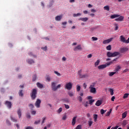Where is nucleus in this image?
<instances>
[{
	"label": "nucleus",
	"instance_id": "obj_1",
	"mask_svg": "<svg viewBox=\"0 0 129 129\" xmlns=\"http://www.w3.org/2000/svg\"><path fill=\"white\" fill-rule=\"evenodd\" d=\"M116 60H117V58L114 59L113 60H111L109 62H107L105 64L100 65L98 67V69L99 70L104 69V68H106L107 66H109V65H111V64H113V62H114V61H116Z\"/></svg>",
	"mask_w": 129,
	"mask_h": 129
},
{
	"label": "nucleus",
	"instance_id": "obj_2",
	"mask_svg": "<svg viewBox=\"0 0 129 129\" xmlns=\"http://www.w3.org/2000/svg\"><path fill=\"white\" fill-rule=\"evenodd\" d=\"M38 93V91L36 89H33L30 93V96L32 100H35L37 97V94Z\"/></svg>",
	"mask_w": 129,
	"mask_h": 129
},
{
	"label": "nucleus",
	"instance_id": "obj_3",
	"mask_svg": "<svg viewBox=\"0 0 129 129\" xmlns=\"http://www.w3.org/2000/svg\"><path fill=\"white\" fill-rule=\"evenodd\" d=\"M120 53L119 52H114L113 53L110 52V51H108L107 53V57H116V56H118Z\"/></svg>",
	"mask_w": 129,
	"mask_h": 129
},
{
	"label": "nucleus",
	"instance_id": "obj_4",
	"mask_svg": "<svg viewBox=\"0 0 129 129\" xmlns=\"http://www.w3.org/2000/svg\"><path fill=\"white\" fill-rule=\"evenodd\" d=\"M94 86H95V83H92V84L90 86L89 89L91 93L95 94V93H96V88H94Z\"/></svg>",
	"mask_w": 129,
	"mask_h": 129
},
{
	"label": "nucleus",
	"instance_id": "obj_5",
	"mask_svg": "<svg viewBox=\"0 0 129 129\" xmlns=\"http://www.w3.org/2000/svg\"><path fill=\"white\" fill-rule=\"evenodd\" d=\"M51 86H52V90L53 91H56L58 88H60L61 87V85L58 84L56 87V83L55 82H52L51 83Z\"/></svg>",
	"mask_w": 129,
	"mask_h": 129
},
{
	"label": "nucleus",
	"instance_id": "obj_6",
	"mask_svg": "<svg viewBox=\"0 0 129 129\" xmlns=\"http://www.w3.org/2000/svg\"><path fill=\"white\" fill-rule=\"evenodd\" d=\"M81 73H82V70H80L78 71V75L80 78H87L89 76L87 74L82 75Z\"/></svg>",
	"mask_w": 129,
	"mask_h": 129
},
{
	"label": "nucleus",
	"instance_id": "obj_7",
	"mask_svg": "<svg viewBox=\"0 0 129 129\" xmlns=\"http://www.w3.org/2000/svg\"><path fill=\"white\" fill-rule=\"evenodd\" d=\"M41 101L39 99H37L35 103V105L37 108H39L40 105H41Z\"/></svg>",
	"mask_w": 129,
	"mask_h": 129
},
{
	"label": "nucleus",
	"instance_id": "obj_8",
	"mask_svg": "<svg viewBox=\"0 0 129 129\" xmlns=\"http://www.w3.org/2000/svg\"><path fill=\"white\" fill-rule=\"evenodd\" d=\"M65 88H67L68 90H71L72 89V84L70 82L66 84Z\"/></svg>",
	"mask_w": 129,
	"mask_h": 129
},
{
	"label": "nucleus",
	"instance_id": "obj_9",
	"mask_svg": "<svg viewBox=\"0 0 129 129\" xmlns=\"http://www.w3.org/2000/svg\"><path fill=\"white\" fill-rule=\"evenodd\" d=\"M120 41L122 43H125V44H127L126 40H125V38L123 36V35H121L120 36Z\"/></svg>",
	"mask_w": 129,
	"mask_h": 129
},
{
	"label": "nucleus",
	"instance_id": "obj_10",
	"mask_svg": "<svg viewBox=\"0 0 129 129\" xmlns=\"http://www.w3.org/2000/svg\"><path fill=\"white\" fill-rule=\"evenodd\" d=\"M113 39V38H110L109 39L105 40L103 41V44H108V43H110V42H111V41H112V39Z\"/></svg>",
	"mask_w": 129,
	"mask_h": 129
},
{
	"label": "nucleus",
	"instance_id": "obj_11",
	"mask_svg": "<svg viewBox=\"0 0 129 129\" xmlns=\"http://www.w3.org/2000/svg\"><path fill=\"white\" fill-rule=\"evenodd\" d=\"M5 105H7V107H8L9 109L12 108V102L6 101L5 102Z\"/></svg>",
	"mask_w": 129,
	"mask_h": 129
},
{
	"label": "nucleus",
	"instance_id": "obj_12",
	"mask_svg": "<svg viewBox=\"0 0 129 129\" xmlns=\"http://www.w3.org/2000/svg\"><path fill=\"white\" fill-rule=\"evenodd\" d=\"M123 19H124L123 16H120L119 18L115 19V21L116 22H122V21H123Z\"/></svg>",
	"mask_w": 129,
	"mask_h": 129
},
{
	"label": "nucleus",
	"instance_id": "obj_13",
	"mask_svg": "<svg viewBox=\"0 0 129 129\" xmlns=\"http://www.w3.org/2000/svg\"><path fill=\"white\" fill-rule=\"evenodd\" d=\"M128 50V48L127 47H123L120 49V52L121 53H124V52H126V51Z\"/></svg>",
	"mask_w": 129,
	"mask_h": 129
},
{
	"label": "nucleus",
	"instance_id": "obj_14",
	"mask_svg": "<svg viewBox=\"0 0 129 129\" xmlns=\"http://www.w3.org/2000/svg\"><path fill=\"white\" fill-rule=\"evenodd\" d=\"M76 118H77V116H75L73 118L72 124L73 126L75 125V124L76 123Z\"/></svg>",
	"mask_w": 129,
	"mask_h": 129
},
{
	"label": "nucleus",
	"instance_id": "obj_15",
	"mask_svg": "<svg viewBox=\"0 0 129 129\" xmlns=\"http://www.w3.org/2000/svg\"><path fill=\"white\" fill-rule=\"evenodd\" d=\"M77 50H82V47H81V45H79L77 46L74 49V51H77Z\"/></svg>",
	"mask_w": 129,
	"mask_h": 129
},
{
	"label": "nucleus",
	"instance_id": "obj_16",
	"mask_svg": "<svg viewBox=\"0 0 129 129\" xmlns=\"http://www.w3.org/2000/svg\"><path fill=\"white\" fill-rule=\"evenodd\" d=\"M79 21H82V22H87L88 21V18H79Z\"/></svg>",
	"mask_w": 129,
	"mask_h": 129
},
{
	"label": "nucleus",
	"instance_id": "obj_17",
	"mask_svg": "<svg viewBox=\"0 0 129 129\" xmlns=\"http://www.w3.org/2000/svg\"><path fill=\"white\" fill-rule=\"evenodd\" d=\"M17 114L18 115L19 118H21L22 116V111H21V109H19L17 110Z\"/></svg>",
	"mask_w": 129,
	"mask_h": 129
},
{
	"label": "nucleus",
	"instance_id": "obj_18",
	"mask_svg": "<svg viewBox=\"0 0 129 129\" xmlns=\"http://www.w3.org/2000/svg\"><path fill=\"white\" fill-rule=\"evenodd\" d=\"M102 104V102L100 100H98L97 101L95 105H96V106H100V105H101Z\"/></svg>",
	"mask_w": 129,
	"mask_h": 129
},
{
	"label": "nucleus",
	"instance_id": "obj_19",
	"mask_svg": "<svg viewBox=\"0 0 129 129\" xmlns=\"http://www.w3.org/2000/svg\"><path fill=\"white\" fill-rule=\"evenodd\" d=\"M62 19V15H59L55 17V21H59Z\"/></svg>",
	"mask_w": 129,
	"mask_h": 129
},
{
	"label": "nucleus",
	"instance_id": "obj_20",
	"mask_svg": "<svg viewBox=\"0 0 129 129\" xmlns=\"http://www.w3.org/2000/svg\"><path fill=\"white\" fill-rule=\"evenodd\" d=\"M27 62L28 64H33V63H35V61H34V60L31 59H28L27 60Z\"/></svg>",
	"mask_w": 129,
	"mask_h": 129
},
{
	"label": "nucleus",
	"instance_id": "obj_21",
	"mask_svg": "<svg viewBox=\"0 0 129 129\" xmlns=\"http://www.w3.org/2000/svg\"><path fill=\"white\" fill-rule=\"evenodd\" d=\"M36 85L38 88H43L44 87V86L43 84L40 83H37Z\"/></svg>",
	"mask_w": 129,
	"mask_h": 129
},
{
	"label": "nucleus",
	"instance_id": "obj_22",
	"mask_svg": "<svg viewBox=\"0 0 129 129\" xmlns=\"http://www.w3.org/2000/svg\"><path fill=\"white\" fill-rule=\"evenodd\" d=\"M97 117H98V115H97V114L93 115V118H94V121H95V122H96V121H97Z\"/></svg>",
	"mask_w": 129,
	"mask_h": 129
},
{
	"label": "nucleus",
	"instance_id": "obj_23",
	"mask_svg": "<svg viewBox=\"0 0 129 129\" xmlns=\"http://www.w3.org/2000/svg\"><path fill=\"white\" fill-rule=\"evenodd\" d=\"M118 17H119V15L114 14V15H111L110 16V18L111 19H115V18H118Z\"/></svg>",
	"mask_w": 129,
	"mask_h": 129
},
{
	"label": "nucleus",
	"instance_id": "obj_24",
	"mask_svg": "<svg viewBox=\"0 0 129 129\" xmlns=\"http://www.w3.org/2000/svg\"><path fill=\"white\" fill-rule=\"evenodd\" d=\"M127 114V112L125 111L122 114V118H125L126 117V115Z\"/></svg>",
	"mask_w": 129,
	"mask_h": 129
},
{
	"label": "nucleus",
	"instance_id": "obj_25",
	"mask_svg": "<svg viewBox=\"0 0 129 129\" xmlns=\"http://www.w3.org/2000/svg\"><path fill=\"white\" fill-rule=\"evenodd\" d=\"M121 68L120 67V66H117L115 69V72H117L118 71H119V70L121 69Z\"/></svg>",
	"mask_w": 129,
	"mask_h": 129
},
{
	"label": "nucleus",
	"instance_id": "obj_26",
	"mask_svg": "<svg viewBox=\"0 0 129 129\" xmlns=\"http://www.w3.org/2000/svg\"><path fill=\"white\" fill-rule=\"evenodd\" d=\"M19 96H21V97L24 96V94L23 93V90H21L19 91Z\"/></svg>",
	"mask_w": 129,
	"mask_h": 129
},
{
	"label": "nucleus",
	"instance_id": "obj_27",
	"mask_svg": "<svg viewBox=\"0 0 129 129\" xmlns=\"http://www.w3.org/2000/svg\"><path fill=\"white\" fill-rule=\"evenodd\" d=\"M28 55L30 56V57H33L34 58H37V56L33 54V53L32 52H30L28 53Z\"/></svg>",
	"mask_w": 129,
	"mask_h": 129
},
{
	"label": "nucleus",
	"instance_id": "obj_28",
	"mask_svg": "<svg viewBox=\"0 0 129 129\" xmlns=\"http://www.w3.org/2000/svg\"><path fill=\"white\" fill-rule=\"evenodd\" d=\"M99 63H100V60L99 59H98L95 62V66L96 67V66H98L99 65Z\"/></svg>",
	"mask_w": 129,
	"mask_h": 129
},
{
	"label": "nucleus",
	"instance_id": "obj_29",
	"mask_svg": "<svg viewBox=\"0 0 129 129\" xmlns=\"http://www.w3.org/2000/svg\"><path fill=\"white\" fill-rule=\"evenodd\" d=\"M112 109H110V110L109 111H108L107 112V113L106 114V116H109V115H110V113H111V111H112Z\"/></svg>",
	"mask_w": 129,
	"mask_h": 129
},
{
	"label": "nucleus",
	"instance_id": "obj_30",
	"mask_svg": "<svg viewBox=\"0 0 129 129\" xmlns=\"http://www.w3.org/2000/svg\"><path fill=\"white\" fill-rule=\"evenodd\" d=\"M128 93H125L123 96V98H124V99H125V98H127V97H128Z\"/></svg>",
	"mask_w": 129,
	"mask_h": 129
},
{
	"label": "nucleus",
	"instance_id": "obj_31",
	"mask_svg": "<svg viewBox=\"0 0 129 129\" xmlns=\"http://www.w3.org/2000/svg\"><path fill=\"white\" fill-rule=\"evenodd\" d=\"M77 92H79V91H80V89H81V87H80V86H79V85H77Z\"/></svg>",
	"mask_w": 129,
	"mask_h": 129
},
{
	"label": "nucleus",
	"instance_id": "obj_32",
	"mask_svg": "<svg viewBox=\"0 0 129 129\" xmlns=\"http://www.w3.org/2000/svg\"><path fill=\"white\" fill-rule=\"evenodd\" d=\"M11 119L14 122H17V120L14 117H13L12 116L11 117Z\"/></svg>",
	"mask_w": 129,
	"mask_h": 129
},
{
	"label": "nucleus",
	"instance_id": "obj_33",
	"mask_svg": "<svg viewBox=\"0 0 129 129\" xmlns=\"http://www.w3.org/2000/svg\"><path fill=\"white\" fill-rule=\"evenodd\" d=\"M77 98H78L79 101H80V102H81L83 100V99H82V97L80 96H78L77 97Z\"/></svg>",
	"mask_w": 129,
	"mask_h": 129
},
{
	"label": "nucleus",
	"instance_id": "obj_34",
	"mask_svg": "<svg viewBox=\"0 0 129 129\" xmlns=\"http://www.w3.org/2000/svg\"><path fill=\"white\" fill-rule=\"evenodd\" d=\"M109 91L111 95H113L114 92H113V89H109Z\"/></svg>",
	"mask_w": 129,
	"mask_h": 129
},
{
	"label": "nucleus",
	"instance_id": "obj_35",
	"mask_svg": "<svg viewBox=\"0 0 129 129\" xmlns=\"http://www.w3.org/2000/svg\"><path fill=\"white\" fill-rule=\"evenodd\" d=\"M94 101H95V100L93 99H91L89 101V104H90L91 105H92V104L93 103V102H94Z\"/></svg>",
	"mask_w": 129,
	"mask_h": 129
},
{
	"label": "nucleus",
	"instance_id": "obj_36",
	"mask_svg": "<svg viewBox=\"0 0 129 129\" xmlns=\"http://www.w3.org/2000/svg\"><path fill=\"white\" fill-rule=\"evenodd\" d=\"M68 94L69 96H70V97H72V96H74V93H73V92H69Z\"/></svg>",
	"mask_w": 129,
	"mask_h": 129
},
{
	"label": "nucleus",
	"instance_id": "obj_37",
	"mask_svg": "<svg viewBox=\"0 0 129 129\" xmlns=\"http://www.w3.org/2000/svg\"><path fill=\"white\" fill-rule=\"evenodd\" d=\"M37 79V75H34L32 78V81H36Z\"/></svg>",
	"mask_w": 129,
	"mask_h": 129
},
{
	"label": "nucleus",
	"instance_id": "obj_38",
	"mask_svg": "<svg viewBox=\"0 0 129 129\" xmlns=\"http://www.w3.org/2000/svg\"><path fill=\"white\" fill-rule=\"evenodd\" d=\"M106 49L108 50V51H110L111 50V45H109L106 47Z\"/></svg>",
	"mask_w": 129,
	"mask_h": 129
},
{
	"label": "nucleus",
	"instance_id": "obj_39",
	"mask_svg": "<svg viewBox=\"0 0 129 129\" xmlns=\"http://www.w3.org/2000/svg\"><path fill=\"white\" fill-rule=\"evenodd\" d=\"M104 10L105 11H109V6H105L104 7Z\"/></svg>",
	"mask_w": 129,
	"mask_h": 129
},
{
	"label": "nucleus",
	"instance_id": "obj_40",
	"mask_svg": "<svg viewBox=\"0 0 129 129\" xmlns=\"http://www.w3.org/2000/svg\"><path fill=\"white\" fill-rule=\"evenodd\" d=\"M105 112H106V110H104L103 109H101V110H100L101 114H104V113H105Z\"/></svg>",
	"mask_w": 129,
	"mask_h": 129
},
{
	"label": "nucleus",
	"instance_id": "obj_41",
	"mask_svg": "<svg viewBox=\"0 0 129 129\" xmlns=\"http://www.w3.org/2000/svg\"><path fill=\"white\" fill-rule=\"evenodd\" d=\"M29 107H30L31 110H33V109L34 108V104H30L28 105Z\"/></svg>",
	"mask_w": 129,
	"mask_h": 129
},
{
	"label": "nucleus",
	"instance_id": "obj_42",
	"mask_svg": "<svg viewBox=\"0 0 129 129\" xmlns=\"http://www.w3.org/2000/svg\"><path fill=\"white\" fill-rule=\"evenodd\" d=\"M40 122H41V120L39 119L37 121H35L34 123V124H39V123H40Z\"/></svg>",
	"mask_w": 129,
	"mask_h": 129
},
{
	"label": "nucleus",
	"instance_id": "obj_43",
	"mask_svg": "<svg viewBox=\"0 0 129 129\" xmlns=\"http://www.w3.org/2000/svg\"><path fill=\"white\" fill-rule=\"evenodd\" d=\"M115 73H116V72H110L109 74V76L110 77L113 76V75H114Z\"/></svg>",
	"mask_w": 129,
	"mask_h": 129
},
{
	"label": "nucleus",
	"instance_id": "obj_44",
	"mask_svg": "<svg viewBox=\"0 0 129 129\" xmlns=\"http://www.w3.org/2000/svg\"><path fill=\"white\" fill-rule=\"evenodd\" d=\"M62 110H63V109L61 107L59 108L57 111V113H60L62 112Z\"/></svg>",
	"mask_w": 129,
	"mask_h": 129
},
{
	"label": "nucleus",
	"instance_id": "obj_45",
	"mask_svg": "<svg viewBox=\"0 0 129 129\" xmlns=\"http://www.w3.org/2000/svg\"><path fill=\"white\" fill-rule=\"evenodd\" d=\"M80 16H81V14L80 13H78V14H74L73 15V17H80Z\"/></svg>",
	"mask_w": 129,
	"mask_h": 129
},
{
	"label": "nucleus",
	"instance_id": "obj_46",
	"mask_svg": "<svg viewBox=\"0 0 129 129\" xmlns=\"http://www.w3.org/2000/svg\"><path fill=\"white\" fill-rule=\"evenodd\" d=\"M46 80L47 81H48V82H50V81H51V78H50V77H49V76H47L46 78Z\"/></svg>",
	"mask_w": 129,
	"mask_h": 129
},
{
	"label": "nucleus",
	"instance_id": "obj_47",
	"mask_svg": "<svg viewBox=\"0 0 129 129\" xmlns=\"http://www.w3.org/2000/svg\"><path fill=\"white\" fill-rule=\"evenodd\" d=\"M45 120H46V117H43L42 118V121L41 124H43L44 123Z\"/></svg>",
	"mask_w": 129,
	"mask_h": 129
},
{
	"label": "nucleus",
	"instance_id": "obj_48",
	"mask_svg": "<svg viewBox=\"0 0 129 129\" xmlns=\"http://www.w3.org/2000/svg\"><path fill=\"white\" fill-rule=\"evenodd\" d=\"M54 74H56L57 76H61V74L57 71H54Z\"/></svg>",
	"mask_w": 129,
	"mask_h": 129
},
{
	"label": "nucleus",
	"instance_id": "obj_49",
	"mask_svg": "<svg viewBox=\"0 0 129 129\" xmlns=\"http://www.w3.org/2000/svg\"><path fill=\"white\" fill-rule=\"evenodd\" d=\"M82 126L81 124L78 125L76 127V129H82Z\"/></svg>",
	"mask_w": 129,
	"mask_h": 129
},
{
	"label": "nucleus",
	"instance_id": "obj_50",
	"mask_svg": "<svg viewBox=\"0 0 129 129\" xmlns=\"http://www.w3.org/2000/svg\"><path fill=\"white\" fill-rule=\"evenodd\" d=\"M6 123H7V124H8V125H11V124L10 120H8V119L6 120Z\"/></svg>",
	"mask_w": 129,
	"mask_h": 129
},
{
	"label": "nucleus",
	"instance_id": "obj_51",
	"mask_svg": "<svg viewBox=\"0 0 129 129\" xmlns=\"http://www.w3.org/2000/svg\"><path fill=\"white\" fill-rule=\"evenodd\" d=\"M66 118H67V115H64V116H62L61 119L62 120H65L66 119Z\"/></svg>",
	"mask_w": 129,
	"mask_h": 129
},
{
	"label": "nucleus",
	"instance_id": "obj_52",
	"mask_svg": "<svg viewBox=\"0 0 129 129\" xmlns=\"http://www.w3.org/2000/svg\"><path fill=\"white\" fill-rule=\"evenodd\" d=\"M92 123H93L92 121H88V124L89 126H91V125H92Z\"/></svg>",
	"mask_w": 129,
	"mask_h": 129
},
{
	"label": "nucleus",
	"instance_id": "obj_53",
	"mask_svg": "<svg viewBox=\"0 0 129 129\" xmlns=\"http://www.w3.org/2000/svg\"><path fill=\"white\" fill-rule=\"evenodd\" d=\"M36 113H37V111H36L35 110H33L31 111V114H32L33 115H35V114H36Z\"/></svg>",
	"mask_w": 129,
	"mask_h": 129
},
{
	"label": "nucleus",
	"instance_id": "obj_54",
	"mask_svg": "<svg viewBox=\"0 0 129 129\" xmlns=\"http://www.w3.org/2000/svg\"><path fill=\"white\" fill-rule=\"evenodd\" d=\"M92 39L93 41H97V40H98V38H97V37H92Z\"/></svg>",
	"mask_w": 129,
	"mask_h": 129
},
{
	"label": "nucleus",
	"instance_id": "obj_55",
	"mask_svg": "<svg viewBox=\"0 0 129 129\" xmlns=\"http://www.w3.org/2000/svg\"><path fill=\"white\" fill-rule=\"evenodd\" d=\"M64 106L67 109H69V108H70V107L66 104H64Z\"/></svg>",
	"mask_w": 129,
	"mask_h": 129
},
{
	"label": "nucleus",
	"instance_id": "obj_56",
	"mask_svg": "<svg viewBox=\"0 0 129 129\" xmlns=\"http://www.w3.org/2000/svg\"><path fill=\"white\" fill-rule=\"evenodd\" d=\"M26 117L27 118H31V115L30 114V113H27L26 114Z\"/></svg>",
	"mask_w": 129,
	"mask_h": 129
},
{
	"label": "nucleus",
	"instance_id": "obj_57",
	"mask_svg": "<svg viewBox=\"0 0 129 129\" xmlns=\"http://www.w3.org/2000/svg\"><path fill=\"white\" fill-rule=\"evenodd\" d=\"M127 123H126V120H123V122H122V125H126Z\"/></svg>",
	"mask_w": 129,
	"mask_h": 129
},
{
	"label": "nucleus",
	"instance_id": "obj_58",
	"mask_svg": "<svg viewBox=\"0 0 129 129\" xmlns=\"http://www.w3.org/2000/svg\"><path fill=\"white\" fill-rule=\"evenodd\" d=\"M128 71H129L128 69H126L123 70V73H126V72H127Z\"/></svg>",
	"mask_w": 129,
	"mask_h": 129
},
{
	"label": "nucleus",
	"instance_id": "obj_59",
	"mask_svg": "<svg viewBox=\"0 0 129 129\" xmlns=\"http://www.w3.org/2000/svg\"><path fill=\"white\" fill-rule=\"evenodd\" d=\"M83 87L85 88V89H86V87H87V85H86V83H84L83 85Z\"/></svg>",
	"mask_w": 129,
	"mask_h": 129
},
{
	"label": "nucleus",
	"instance_id": "obj_60",
	"mask_svg": "<svg viewBox=\"0 0 129 129\" xmlns=\"http://www.w3.org/2000/svg\"><path fill=\"white\" fill-rule=\"evenodd\" d=\"M47 46H45L44 47H42L41 49L43 50V51H46L47 50Z\"/></svg>",
	"mask_w": 129,
	"mask_h": 129
},
{
	"label": "nucleus",
	"instance_id": "obj_61",
	"mask_svg": "<svg viewBox=\"0 0 129 129\" xmlns=\"http://www.w3.org/2000/svg\"><path fill=\"white\" fill-rule=\"evenodd\" d=\"M25 129H34L33 127H31L30 126H28L25 128Z\"/></svg>",
	"mask_w": 129,
	"mask_h": 129
},
{
	"label": "nucleus",
	"instance_id": "obj_62",
	"mask_svg": "<svg viewBox=\"0 0 129 129\" xmlns=\"http://www.w3.org/2000/svg\"><path fill=\"white\" fill-rule=\"evenodd\" d=\"M118 128V126L116 125L115 127H112L111 128V129H117Z\"/></svg>",
	"mask_w": 129,
	"mask_h": 129
},
{
	"label": "nucleus",
	"instance_id": "obj_63",
	"mask_svg": "<svg viewBox=\"0 0 129 129\" xmlns=\"http://www.w3.org/2000/svg\"><path fill=\"white\" fill-rule=\"evenodd\" d=\"M88 102H86V104L84 105V106L85 107H87L88 106Z\"/></svg>",
	"mask_w": 129,
	"mask_h": 129
},
{
	"label": "nucleus",
	"instance_id": "obj_64",
	"mask_svg": "<svg viewBox=\"0 0 129 129\" xmlns=\"http://www.w3.org/2000/svg\"><path fill=\"white\" fill-rule=\"evenodd\" d=\"M88 58H91L92 57V54H90L87 55Z\"/></svg>",
	"mask_w": 129,
	"mask_h": 129
}]
</instances>
